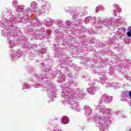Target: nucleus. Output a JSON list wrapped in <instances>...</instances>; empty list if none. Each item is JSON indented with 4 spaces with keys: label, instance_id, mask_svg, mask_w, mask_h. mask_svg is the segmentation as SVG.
<instances>
[{
    "label": "nucleus",
    "instance_id": "nucleus-1",
    "mask_svg": "<svg viewBox=\"0 0 131 131\" xmlns=\"http://www.w3.org/2000/svg\"><path fill=\"white\" fill-rule=\"evenodd\" d=\"M129 28H130V32H128L127 33V35H128V36L129 37H131V27H129Z\"/></svg>",
    "mask_w": 131,
    "mask_h": 131
},
{
    "label": "nucleus",
    "instance_id": "nucleus-2",
    "mask_svg": "<svg viewBox=\"0 0 131 131\" xmlns=\"http://www.w3.org/2000/svg\"><path fill=\"white\" fill-rule=\"evenodd\" d=\"M62 122H67V117H64L62 119Z\"/></svg>",
    "mask_w": 131,
    "mask_h": 131
},
{
    "label": "nucleus",
    "instance_id": "nucleus-3",
    "mask_svg": "<svg viewBox=\"0 0 131 131\" xmlns=\"http://www.w3.org/2000/svg\"><path fill=\"white\" fill-rule=\"evenodd\" d=\"M129 96L131 98V91L129 92Z\"/></svg>",
    "mask_w": 131,
    "mask_h": 131
},
{
    "label": "nucleus",
    "instance_id": "nucleus-4",
    "mask_svg": "<svg viewBox=\"0 0 131 131\" xmlns=\"http://www.w3.org/2000/svg\"><path fill=\"white\" fill-rule=\"evenodd\" d=\"M55 131H61V130H55Z\"/></svg>",
    "mask_w": 131,
    "mask_h": 131
}]
</instances>
